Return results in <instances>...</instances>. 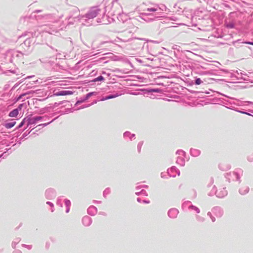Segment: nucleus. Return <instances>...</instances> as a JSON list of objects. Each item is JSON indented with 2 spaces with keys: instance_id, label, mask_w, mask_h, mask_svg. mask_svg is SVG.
Instances as JSON below:
<instances>
[{
  "instance_id": "1",
  "label": "nucleus",
  "mask_w": 253,
  "mask_h": 253,
  "mask_svg": "<svg viewBox=\"0 0 253 253\" xmlns=\"http://www.w3.org/2000/svg\"><path fill=\"white\" fill-rule=\"evenodd\" d=\"M73 94V92L70 90H62L56 93V96L70 95Z\"/></svg>"
},
{
  "instance_id": "2",
  "label": "nucleus",
  "mask_w": 253,
  "mask_h": 253,
  "mask_svg": "<svg viewBox=\"0 0 253 253\" xmlns=\"http://www.w3.org/2000/svg\"><path fill=\"white\" fill-rule=\"evenodd\" d=\"M19 112L17 109H14L9 113V116L10 117H16L18 115Z\"/></svg>"
},
{
  "instance_id": "3",
  "label": "nucleus",
  "mask_w": 253,
  "mask_h": 253,
  "mask_svg": "<svg viewBox=\"0 0 253 253\" xmlns=\"http://www.w3.org/2000/svg\"><path fill=\"white\" fill-rule=\"evenodd\" d=\"M15 124H16L15 122H13V123H8L6 124V127L8 128H11V127L14 126V125H15Z\"/></svg>"
},
{
  "instance_id": "4",
  "label": "nucleus",
  "mask_w": 253,
  "mask_h": 253,
  "mask_svg": "<svg viewBox=\"0 0 253 253\" xmlns=\"http://www.w3.org/2000/svg\"><path fill=\"white\" fill-rule=\"evenodd\" d=\"M202 81L200 78H198L195 81V84L197 85H199L202 83Z\"/></svg>"
},
{
  "instance_id": "5",
  "label": "nucleus",
  "mask_w": 253,
  "mask_h": 253,
  "mask_svg": "<svg viewBox=\"0 0 253 253\" xmlns=\"http://www.w3.org/2000/svg\"><path fill=\"white\" fill-rule=\"evenodd\" d=\"M103 79H104V78L102 76H100L95 79V81H102Z\"/></svg>"
},
{
  "instance_id": "6",
  "label": "nucleus",
  "mask_w": 253,
  "mask_h": 253,
  "mask_svg": "<svg viewBox=\"0 0 253 253\" xmlns=\"http://www.w3.org/2000/svg\"><path fill=\"white\" fill-rule=\"evenodd\" d=\"M23 105L22 104H20V105L18 106V108L16 109H17V110H18V112H19V111H21V110H22V107H23Z\"/></svg>"
},
{
  "instance_id": "7",
  "label": "nucleus",
  "mask_w": 253,
  "mask_h": 253,
  "mask_svg": "<svg viewBox=\"0 0 253 253\" xmlns=\"http://www.w3.org/2000/svg\"><path fill=\"white\" fill-rule=\"evenodd\" d=\"M247 43L251 45H253V42H247Z\"/></svg>"
},
{
  "instance_id": "8",
  "label": "nucleus",
  "mask_w": 253,
  "mask_h": 253,
  "mask_svg": "<svg viewBox=\"0 0 253 253\" xmlns=\"http://www.w3.org/2000/svg\"><path fill=\"white\" fill-rule=\"evenodd\" d=\"M150 11H155V10L153 8L149 9Z\"/></svg>"
},
{
  "instance_id": "9",
  "label": "nucleus",
  "mask_w": 253,
  "mask_h": 253,
  "mask_svg": "<svg viewBox=\"0 0 253 253\" xmlns=\"http://www.w3.org/2000/svg\"><path fill=\"white\" fill-rule=\"evenodd\" d=\"M23 123H21L19 127H21L23 125Z\"/></svg>"
},
{
  "instance_id": "10",
  "label": "nucleus",
  "mask_w": 253,
  "mask_h": 253,
  "mask_svg": "<svg viewBox=\"0 0 253 253\" xmlns=\"http://www.w3.org/2000/svg\"><path fill=\"white\" fill-rule=\"evenodd\" d=\"M112 98V97H111V96H109L108 97V98Z\"/></svg>"
}]
</instances>
